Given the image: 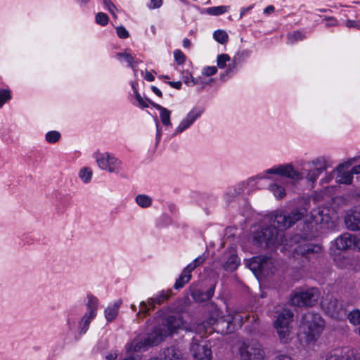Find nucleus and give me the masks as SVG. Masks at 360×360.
Returning <instances> with one entry per match:
<instances>
[{"label":"nucleus","instance_id":"nucleus-1","mask_svg":"<svg viewBox=\"0 0 360 360\" xmlns=\"http://www.w3.org/2000/svg\"><path fill=\"white\" fill-rule=\"evenodd\" d=\"M331 167L329 159L325 156L317 157L302 165L300 171L295 169L292 165H279L266 169L264 172L255 177H251L246 181L236 184L224 194L226 202H231L235 197L244 192L250 185H253L257 179L268 178L267 174H276L287 177L294 181L306 179L311 184H314L322 172Z\"/></svg>","mask_w":360,"mask_h":360},{"label":"nucleus","instance_id":"nucleus-2","mask_svg":"<svg viewBox=\"0 0 360 360\" xmlns=\"http://www.w3.org/2000/svg\"><path fill=\"white\" fill-rule=\"evenodd\" d=\"M162 317L161 325L153 327V330L147 337H136L131 342L125 345L127 353L140 352L147 350L149 347L160 344L167 336L172 335L184 326V321L180 314H173L165 317V312H158Z\"/></svg>","mask_w":360,"mask_h":360},{"label":"nucleus","instance_id":"nucleus-3","mask_svg":"<svg viewBox=\"0 0 360 360\" xmlns=\"http://www.w3.org/2000/svg\"><path fill=\"white\" fill-rule=\"evenodd\" d=\"M243 323V318L239 313L229 314L225 317L221 316V312L218 308H214L210 316L206 321L198 323L193 330L202 338L207 333H212L214 330L221 333H231V324H238L240 326Z\"/></svg>","mask_w":360,"mask_h":360},{"label":"nucleus","instance_id":"nucleus-4","mask_svg":"<svg viewBox=\"0 0 360 360\" xmlns=\"http://www.w3.org/2000/svg\"><path fill=\"white\" fill-rule=\"evenodd\" d=\"M324 327L325 321L321 316L312 311H308L302 316L300 326L309 342H315L320 337Z\"/></svg>","mask_w":360,"mask_h":360},{"label":"nucleus","instance_id":"nucleus-5","mask_svg":"<svg viewBox=\"0 0 360 360\" xmlns=\"http://www.w3.org/2000/svg\"><path fill=\"white\" fill-rule=\"evenodd\" d=\"M252 242L255 245L262 248H276L281 245L283 239L278 230L270 226L255 230L252 233Z\"/></svg>","mask_w":360,"mask_h":360},{"label":"nucleus","instance_id":"nucleus-6","mask_svg":"<svg viewBox=\"0 0 360 360\" xmlns=\"http://www.w3.org/2000/svg\"><path fill=\"white\" fill-rule=\"evenodd\" d=\"M303 216V213L298 210L292 211L290 213L276 211L271 214V221L273 227L278 231H283L289 229L297 221L301 220Z\"/></svg>","mask_w":360,"mask_h":360},{"label":"nucleus","instance_id":"nucleus-7","mask_svg":"<svg viewBox=\"0 0 360 360\" xmlns=\"http://www.w3.org/2000/svg\"><path fill=\"white\" fill-rule=\"evenodd\" d=\"M321 307L326 315L336 320L342 319L346 314L342 303L330 293L322 297Z\"/></svg>","mask_w":360,"mask_h":360},{"label":"nucleus","instance_id":"nucleus-8","mask_svg":"<svg viewBox=\"0 0 360 360\" xmlns=\"http://www.w3.org/2000/svg\"><path fill=\"white\" fill-rule=\"evenodd\" d=\"M293 316L290 309H283L276 316L274 325L281 341L286 342L288 339L291 333L290 324L292 321Z\"/></svg>","mask_w":360,"mask_h":360},{"label":"nucleus","instance_id":"nucleus-9","mask_svg":"<svg viewBox=\"0 0 360 360\" xmlns=\"http://www.w3.org/2000/svg\"><path fill=\"white\" fill-rule=\"evenodd\" d=\"M320 297V292L316 288H310L304 290L295 292L290 297V303L294 306H313Z\"/></svg>","mask_w":360,"mask_h":360},{"label":"nucleus","instance_id":"nucleus-10","mask_svg":"<svg viewBox=\"0 0 360 360\" xmlns=\"http://www.w3.org/2000/svg\"><path fill=\"white\" fill-rule=\"evenodd\" d=\"M86 306L87 308L86 312L79 321L78 330L80 335H84L86 333L91 321L96 318L98 311V300L94 295H88Z\"/></svg>","mask_w":360,"mask_h":360},{"label":"nucleus","instance_id":"nucleus-11","mask_svg":"<svg viewBox=\"0 0 360 360\" xmlns=\"http://www.w3.org/2000/svg\"><path fill=\"white\" fill-rule=\"evenodd\" d=\"M96 162L100 169L110 173H119L122 170V162L113 154L103 153L96 158Z\"/></svg>","mask_w":360,"mask_h":360},{"label":"nucleus","instance_id":"nucleus-12","mask_svg":"<svg viewBox=\"0 0 360 360\" xmlns=\"http://www.w3.org/2000/svg\"><path fill=\"white\" fill-rule=\"evenodd\" d=\"M322 248L319 245L302 243L297 245L292 250L294 258L297 259L300 257H304L308 261H311L318 257L321 253Z\"/></svg>","mask_w":360,"mask_h":360},{"label":"nucleus","instance_id":"nucleus-13","mask_svg":"<svg viewBox=\"0 0 360 360\" xmlns=\"http://www.w3.org/2000/svg\"><path fill=\"white\" fill-rule=\"evenodd\" d=\"M240 360H263L264 351L261 345L257 342H243L240 347Z\"/></svg>","mask_w":360,"mask_h":360},{"label":"nucleus","instance_id":"nucleus-14","mask_svg":"<svg viewBox=\"0 0 360 360\" xmlns=\"http://www.w3.org/2000/svg\"><path fill=\"white\" fill-rule=\"evenodd\" d=\"M172 294L171 290L167 291H161L155 296L150 297L148 300L147 302L142 301L140 303V311L137 313V316L141 314H147L150 309H154L156 306L163 304L168 300Z\"/></svg>","mask_w":360,"mask_h":360},{"label":"nucleus","instance_id":"nucleus-15","mask_svg":"<svg viewBox=\"0 0 360 360\" xmlns=\"http://www.w3.org/2000/svg\"><path fill=\"white\" fill-rule=\"evenodd\" d=\"M191 351L195 360H212V351L208 345H200L197 338H193Z\"/></svg>","mask_w":360,"mask_h":360},{"label":"nucleus","instance_id":"nucleus-16","mask_svg":"<svg viewBox=\"0 0 360 360\" xmlns=\"http://www.w3.org/2000/svg\"><path fill=\"white\" fill-rule=\"evenodd\" d=\"M203 112L204 109L202 108H193L176 128L174 134H180L189 128L201 116Z\"/></svg>","mask_w":360,"mask_h":360},{"label":"nucleus","instance_id":"nucleus-17","mask_svg":"<svg viewBox=\"0 0 360 360\" xmlns=\"http://www.w3.org/2000/svg\"><path fill=\"white\" fill-rule=\"evenodd\" d=\"M355 243L356 236L349 233H344L335 240L334 245L339 250H346L354 248Z\"/></svg>","mask_w":360,"mask_h":360},{"label":"nucleus","instance_id":"nucleus-18","mask_svg":"<svg viewBox=\"0 0 360 360\" xmlns=\"http://www.w3.org/2000/svg\"><path fill=\"white\" fill-rule=\"evenodd\" d=\"M354 359V352L348 347H338L330 351L326 360H350Z\"/></svg>","mask_w":360,"mask_h":360},{"label":"nucleus","instance_id":"nucleus-19","mask_svg":"<svg viewBox=\"0 0 360 360\" xmlns=\"http://www.w3.org/2000/svg\"><path fill=\"white\" fill-rule=\"evenodd\" d=\"M345 223L352 231L360 230V211H349L345 217Z\"/></svg>","mask_w":360,"mask_h":360},{"label":"nucleus","instance_id":"nucleus-20","mask_svg":"<svg viewBox=\"0 0 360 360\" xmlns=\"http://www.w3.org/2000/svg\"><path fill=\"white\" fill-rule=\"evenodd\" d=\"M215 286L210 287L207 291L204 292L199 288L191 290V294L193 299L198 302H202L210 300L214 294Z\"/></svg>","mask_w":360,"mask_h":360},{"label":"nucleus","instance_id":"nucleus-21","mask_svg":"<svg viewBox=\"0 0 360 360\" xmlns=\"http://www.w3.org/2000/svg\"><path fill=\"white\" fill-rule=\"evenodd\" d=\"M350 163H345L340 165L337 167V176L336 181L338 184H350L353 179V174L350 172H345L344 169L347 168Z\"/></svg>","mask_w":360,"mask_h":360},{"label":"nucleus","instance_id":"nucleus-22","mask_svg":"<svg viewBox=\"0 0 360 360\" xmlns=\"http://www.w3.org/2000/svg\"><path fill=\"white\" fill-rule=\"evenodd\" d=\"M149 360H181V353L172 347L165 349L158 356L150 358Z\"/></svg>","mask_w":360,"mask_h":360},{"label":"nucleus","instance_id":"nucleus-23","mask_svg":"<svg viewBox=\"0 0 360 360\" xmlns=\"http://www.w3.org/2000/svg\"><path fill=\"white\" fill-rule=\"evenodd\" d=\"M122 303V301L121 300H117L105 308L104 314L108 322L112 321L117 317Z\"/></svg>","mask_w":360,"mask_h":360},{"label":"nucleus","instance_id":"nucleus-24","mask_svg":"<svg viewBox=\"0 0 360 360\" xmlns=\"http://www.w3.org/2000/svg\"><path fill=\"white\" fill-rule=\"evenodd\" d=\"M150 103L155 109H157L158 110L160 111V119H161L162 124L165 126L171 125V122H170L171 112L169 110H167V108L162 107V105H160L158 103H155L154 102H150Z\"/></svg>","mask_w":360,"mask_h":360},{"label":"nucleus","instance_id":"nucleus-25","mask_svg":"<svg viewBox=\"0 0 360 360\" xmlns=\"http://www.w3.org/2000/svg\"><path fill=\"white\" fill-rule=\"evenodd\" d=\"M191 278V271L186 267L184 269L179 277L176 279L174 288L176 290L181 289L187 283Z\"/></svg>","mask_w":360,"mask_h":360},{"label":"nucleus","instance_id":"nucleus-26","mask_svg":"<svg viewBox=\"0 0 360 360\" xmlns=\"http://www.w3.org/2000/svg\"><path fill=\"white\" fill-rule=\"evenodd\" d=\"M264 259H262L260 267V274L262 275H269V274H273V268L274 262L271 257L267 256H262Z\"/></svg>","mask_w":360,"mask_h":360},{"label":"nucleus","instance_id":"nucleus-27","mask_svg":"<svg viewBox=\"0 0 360 360\" xmlns=\"http://www.w3.org/2000/svg\"><path fill=\"white\" fill-rule=\"evenodd\" d=\"M268 189L274 194L275 198L277 199L283 198L286 195L285 188L276 183L271 184L269 186Z\"/></svg>","mask_w":360,"mask_h":360},{"label":"nucleus","instance_id":"nucleus-28","mask_svg":"<svg viewBox=\"0 0 360 360\" xmlns=\"http://www.w3.org/2000/svg\"><path fill=\"white\" fill-rule=\"evenodd\" d=\"M263 257L257 256L252 257L248 263L250 269L255 274H260L261 263Z\"/></svg>","mask_w":360,"mask_h":360},{"label":"nucleus","instance_id":"nucleus-29","mask_svg":"<svg viewBox=\"0 0 360 360\" xmlns=\"http://www.w3.org/2000/svg\"><path fill=\"white\" fill-rule=\"evenodd\" d=\"M230 7L229 6H219L207 8L205 13L210 15L217 16L222 15L229 11Z\"/></svg>","mask_w":360,"mask_h":360},{"label":"nucleus","instance_id":"nucleus-30","mask_svg":"<svg viewBox=\"0 0 360 360\" xmlns=\"http://www.w3.org/2000/svg\"><path fill=\"white\" fill-rule=\"evenodd\" d=\"M239 263L240 259L238 256L232 255L228 258L227 261L224 265V268L226 271H233L237 269Z\"/></svg>","mask_w":360,"mask_h":360},{"label":"nucleus","instance_id":"nucleus-31","mask_svg":"<svg viewBox=\"0 0 360 360\" xmlns=\"http://www.w3.org/2000/svg\"><path fill=\"white\" fill-rule=\"evenodd\" d=\"M136 202L142 208H148L152 204V198L145 194H139L135 198Z\"/></svg>","mask_w":360,"mask_h":360},{"label":"nucleus","instance_id":"nucleus-32","mask_svg":"<svg viewBox=\"0 0 360 360\" xmlns=\"http://www.w3.org/2000/svg\"><path fill=\"white\" fill-rule=\"evenodd\" d=\"M79 179L85 184H88L92 179V171L90 168L84 167L79 170Z\"/></svg>","mask_w":360,"mask_h":360},{"label":"nucleus","instance_id":"nucleus-33","mask_svg":"<svg viewBox=\"0 0 360 360\" xmlns=\"http://www.w3.org/2000/svg\"><path fill=\"white\" fill-rule=\"evenodd\" d=\"M347 319L349 323L354 326L360 324V310L358 309L351 311L348 315Z\"/></svg>","mask_w":360,"mask_h":360},{"label":"nucleus","instance_id":"nucleus-34","mask_svg":"<svg viewBox=\"0 0 360 360\" xmlns=\"http://www.w3.org/2000/svg\"><path fill=\"white\" fill-rule=\"evenodd\" d=\"M206 259L207 256L204 253L202 255L195 258L191 263L188 264L186 267L192 272L196 267L204 263Z\"/></svg>","mask_w":360,"mask_h":360},{"label":"nucleus","instance_id":"nucleus-35","mask_svg":"<svg viewBox=\"0 0 360 360\" xmlns=\"http://www.w3.org/2000/svg\"><path fill=\"white\" fill-rule=\"evenodd\" d=\"M213 37L217 42L221 44L226 43L229 39L227 33L221 30L215 31L213 34Z\"/></svg>","mask_w":360,"mask_h":360},{"label":"nucleus","instance_id":"nucleus-36","mask_svg":"<svg viewBox=\"0 0 360 360\" xmlns=\"http://www.w3.org/2000/svg\"><path fill=\"white\" fill-rule=\"evenodd\" d=\"M118 60H122L123 58L129 65V66L131 68H134L136 65H134V58L129 53H118L116 55Z\"/></svg>","mask_w":360,"mask_h":360},{"label":"nucleus","instance_id":"nucleus-37","mask_svg":"<svg viewBox=\"0 0 360 360\" xmlns=\"http://www.w3.org/2000/svg\"><path fill=\"white\" fill-rule=\"evenodd\" d=\"M304 38V36L301 32L290 33L288 35V44H292L299 40H302Z\"/></svg>","mask_w":360,"mask_h":360},{"label":"nucleus","instance_id":"nucleus-38","mask_svg":"<svg viewBox=\"0 0 360 360\" xmlns=\"http://www.w3.org/2000/svg\"><path fill=\"white\" fill-rule=\"evenodd\" d=\"M60 138V134L57 131H51L46 134V140L49 143H54Z\"/></svg>","mask_w":360,"mask_h":360},{"label":"nucleus","instance_id":"nucleus-39","mask_svg":"<svg viewBox=\"0 0 360 360\" xmlns=\"http://www.w3.org/2000/svg\"><path fill=\"white\" fill-rule=\"evenodd\" d=\"M231 58L228 54L222 53L217 56V66L223 69L226 67V63L230 61Z\"/></svg>","mask_w":360,"mask_h":360},{"label":"nucleus","instance_id":"nucleus-40","mask_svg":"<svg viewBox=\"0 0 360 360\" xmlns=\"http://www.w3.org/2000/svg\"><path fill=\"white\" fill-rule=\"evenodd\" d=\"M11 98V93L7 89L0 90V108H1L5 103Z\"/></svg>","mask_w":360,"mask_h":360},{"label":"nucleus","instance_id":"nucleus-41","mask_svg":"<svg viewBox=\"0 0 360 360\" xmlns=\"http://www.w3.org/2000/svg\"><path fill=\"white\" fill-rule=\"evenodd\" d=\"M174 57L178 65H182L186 61V56L180 49H176L174 51Z\"/></svg>","mask_w":360,"mask_h":360},{"label":"nucleus","instance_id":"nucleus-42","mask_svg":"<svg viewBox=\"0 0 360 360\" xmlns=\"http://www.w3.org/2000/svg\"><path fill=\"white\" fill-rule=\"evenodd\" d=\"M108 16L104 13L100 12L98 13L96 15V22L102 26L106 25L108 22Z\"/></svg>","mask_w":360,"mask_h":360},{"label":"nucleus","instance_id":"nucleus-43","mask_svg":"<svg viewBox=\"0 0 360 360\" xmlns=\"http://www.w3.org/2000/svg\"><path fill=\"white\" fill-rule=\"evenodd\" d=\"M217 72V68L215 66H207L202 69V75L207 77L212 76Z\"/></svg>","mask_w":360,"mask_h":360},{"label":"nucleus","instance_id":"nucleus-44","mask_svg":"<svg viewBox=\"0 0 360 360\" xmlns=\"http://www.w3.org/2000/svg\"><path fill=\"white\" fill-rule=\"evenodd\" d=\"M117 36L121 39H126L129 37V32L123 26H120L116 28Z\"/></svg>","mask_w":360,"mask_h":360},{"label":"nucleus","instance_id":"nucleus-45","mask_svg":"<svg viewBox=\"0 0 360 360\" xmlns=\"http://www.w3.org/2000/svg\"><path fill=\"white\" fill-rule=\"evenodd\" d=\"M328 210H326V212H328ZM325 212V210H323L322 211L319 212V216H320V219H319L318 218L316 219V221H319L321 224H328L329 223V217L327 216L328 214L327 213H324Z\"/></svg>","mask_w":360,"mask_h":360},{"label":"nucleus","instance_id":"nucleus-46","mask_svg":"<svg viewBox=\"0 0 360 360\" xmlns=\"http://www.w3.org/2000/svg\"><path fill=\"white\" fill-rule=\"evenodd\" d=\"M135 96H136V98L137 101L139 102V104L140 106H141L142 108H148V107L147 101H145L141 97V96L140 95V94L138 92L137 90H135Z\"/></svg>","mask_w":360,"mask_h":360},{"label":"nucleus","instance_id":"nucleus-47","mask_svg":"<svg viewBox=\"0 0 360 360\" xmlns=\"http://www.w3.org/2000/svg\"><path fill=\"white\" fill-rule=\"evenodd\" d=\"M150 3L148 5L150 9H155L160 8L162 4V0H150Z\"/></svg>","mask_w":360,"mask_h":360},{"label":"nucleus","instance_id":"nucleus-48","mask_svg":"<svg viewBox=\"0 0 360 360\" xmlns=\"http://www.w3.org/2000/svg\"><path fill=\"white\" fill-rule=\"evenodd\" d=\"M274 360H292V357L288 354H277Z\"/></svg>","mask_w":360,"mask_h":360},{"label":"nucleus","instance_id":"nucleus-49","mask_svg":"<svg viewBox=\"0 0 360 360\" xmlns=\"http://www.w3.org/2000/svg\"><path fill=\"white\" fill-rule=\"evenodd\" d=\"M104 3H105V6L108 8V10L110 13H114V9H115V6H114V4L112 2H110V1H107V0H104Z\"/></svg>","mask_w":360,"mask_h":360},{"label":"nucleus","instance_id":"nucleus-50","mask_svg":"<svg viewBox=\"0 0 360 360\" xmlns=\"http://www.w3.org/2000/svg\"><path fill=\"white\" fill-rule=\"evenodd\" d=\"M167 83H168V84L170 86H172V87H173V88H174L176 89H180L181 87V85H182V84H181V82L180 81H178V82H168Z\"/></svg>","mask_w":360,"mask_h":360},{"label":"nucleus","instance_id":"nucleus-51","mask_svg":"<svg viewBox=\"0 0 360 360\" xmlns=\"http://www.w3.org/2000/svg\"><path fill=\"white\" fill-rule=\"evenodd\" d=\"M117 357V352H110V354H108L105 356V359H106V360H116Z\"/></svg>","mask_w":360,"mask_h":360},{"label":"nucleus","instance_id":"nucleus-52","mask_svg":"<svg viewBox=\"0 0 360 360\" xmlns=\"http://www.w3.org/2000/svg\"><path fill=\"white\" fill-rule=\"evenodd\" d=\"M144 78L148 82H153L155 79V77L148 71L146 72Z\"/></svg>","mask_w":360,"mask_h":360},{"label":"nucleus","instance_id":"nucleus-53","mask_svg":"<svg viewBox=\"0 0 360 360\" xmlns=\"http://www.w3.org/2000/svg\"><path fill=\"white\" fill-rule=\"evenodd\" d=\"M337 25V20L335 18H330L327 20L326 25L327 27L335 26Z\"/></svg>","mask_w":360,"mask_h":360},{"label":"nucleus","instance_id":"nucleus-54","mask_svg":"<svg viewBox=\"0 0 360 360\" xmlns=\"http://www.w3.org/2000/svg\"><path fill=\"white\" fill-rule=\"evenodd\" d=\"M151 90L152 91L156 94L158 97H162V91L156 86H151Z\"/></svg>","mask_w":360,"mask_h":360},{"label":"nucleus","instance_id":"nucleus-55","mask_svg":"<svg viewBox=\"0 0 360 360\" xmlns=\"http://www.w3.org/2000/svg\"><path fill=\"white\" fill-rule=\"evenodd\" d=\"M345 25L347 27H355L357 26L356 22L352 20H347Z\"/></svg>","mask_w":360,"mask_h":360},{"label":"nucleus","instance_id":"nucleus-56","mask_svg":"<svg viewBox=\"0 0 360 360\" xmlns=\"http://www.w3.org/2000/svg\"><path fill=\"white\" fill-rule=\"evenodd\" d=\"M351 172L352 173V174H360V165L353 167L351 169Z\"/></svg>","mask_w":360,"mask_h":360},{"label":"nucleus","instance_id":"nucleus-57","mask_svg":"<svg viewBox=\"0 0 360 360\" xmlns=\"http://www.w3.org/2000/svg\"><path fill=\"white\" fill-rule=\"evenodd\" d=\"M191 45V41L187 39V38H185L184 40H183V46L185 48H189Z\"/></svg>","mask_w":360,"mask_h":360},{"label":"nucleus","instance_id":"nucleus-58","mask_svg":"<svg viewBox=\"0 0 360 360\" xmlns=\"http://www.w3.org/2000/svg\"><path fill=\"white\" fill-rule=\"evenodd\" d=\"M251 8L252 6L248 8H242L240 10V17L242 18Z\"/></svg>","mask_w":360,"mask_h":360},{"label":"nucleus","instance_id":"nucleus-59","mask_svg":"<svg viewBox=\"0 0 360 360\" xmlns=\"http://www.w3.org/2000/svg\"><path fill=\"white\" fill-rule=\"evenodd\" d=\"M274 11V7L273 6H268L264 10V13H270Z\"/></svg>","mask_w":360,"mask_h":360},{"label":"nucleus","instance_id":"nucleus-60","mask_svg":"<svg viewBox=\"0 0 360 360\" xmlns=\"http://www.w3.org/2000/svg\"><path fill=\"white\" fill-rule=\"evenodd\" d=\"M189 77H191V85H195L198 83V79L197 78H194L191 74H189Z\"/></svg>","mask_w":360,"mask_h":360},{"label":"nucleus","instance_id":"nucleus-61","mask_svg":"<svg viewBox=\"0 0 360 360\" xmlns=\"http://www.w3.org/2000/svg\"><path fill=\"white\" fill-rule=\"evenodd\" d=\"M355 248L360 250V238H357L356 236L355 246L354 248Z\"/></svg>","mask_w":360,"mask_h":360},{"label":"nucleus","instance_id":"nucleus-62","mask_svg":"<svg viewBox=\"0 0 360 360\" xmlns=\"http://www.w3.org/2000/svg\"><path fill=\"white\" fill-rule=\"evenodd\" d=\"M190 80H191V77H189V75L184 77V82H185V84H186L188 86H191Z\"/></svg>","mask_w":360,"mask_h":360},{"label":"nucleus","instance_id":"nucleus-63","mask_svg":"<svg viewBox=\"0 0 360 360\" xmlns=\"http://www.w3.org/2000/svg\"><path fill=\"white\" fill-rule=\"evenodd\" d=\"M160 136H161V132H160V131L158 129V126L157 125V139H158V141L160 140Z\"/></svg>","mask_w":360,"mask_h":360},{"label":"nucleus","instance_id":"nucleus-64","mask_svg":"<svg viewBox=\"0 0 360 360\" xmlns=\"http://www.w3.org/2000/svg\"><path fill=\"white\" fill-rule=\"evenodd\" d=\"M78 2L82 4H86L87 2H89L90 0H77Z\"/></svg>","mask_w":360,"mask_h":360}]
</instances>
